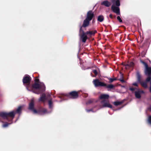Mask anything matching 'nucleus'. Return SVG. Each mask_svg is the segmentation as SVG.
<instances>
[{
  "label": "nucleus",
  "mask_w": 151,
  "mask_h": 151,
  "mask_svg": "<svg viewBox=\"0 0 151 151\" xmlns=\"http://www.w3.org/2000/svg\"><path fill=\"white\" fill-rule=\"evenodd\" d=\"M106 86H104V87H106L108 88L111 89L113 88L114 87V86L112 84L107 85V84L106 83Z\"/></svg>",
  "instance_id": "obj_21"
},
{
  "label": "nucleus",
  "mask_w": 151,
  "mask_h": 151,
  "mask_svg": "<svg viewBox=\"0 0 151 151\" xmlns=\"http://www.w3.org/2000/svg\"><path fill=\"white\" fill-rule=\"evenodd\" d=\"M147 109L148 110L151 111V106H150Z\"/></svg>",
  "instance_id": "obj_39"
},
{
  "label": "nucleus",
  "mask_w": 151,
  "mask_h": 151,
  "mask_svg": "<svg viewBox=\"0 0 151 151\" xmlns=\"http://www.w3.org/2000/svg\"><path fill=\"white\" fill-rule=\"evenodd\" d=\"M94 22V19H93V22Z\"/></svg>",
  "instance_id": "obj_43"
},
{
  "label": "nucleus",
  "mask_w": 151,
  "mask_h": 151,
  "mask_svg": "<svg viewBox=\"0 0 151 151\" xmlns=\"http://www.w3.org/2000/svg\"><path fill=\"white\" fill-rule=\"evenodd\" d=\"M109 17H110L111 18V19H112L113 18V15L112 14H110V15H109Z\"/></svg>",
  "instance_id": "obj_41"
},
{
  "label": "nucleus",
  "mask_w": 151,
  "mask_h": 151,
  "mask_svg": "<svg viewBox=\"0 0 151 151\" xmlns=\"http://www.w3.org/2000/svg\"><path fill=\"white\" fill-rule=\"evenodd\" d=\"M148 123L151 124V116H150L148 117Z\"/></svg>",
  "instance_id": "obj_32"
},
{
  "label": "nucleus",
  "mask_w": 151,
  "mask_h": 151,
  "mask_svg": "<svg viewBox=\"0 0 151 151\" xmlns=\"http://www.w3.org/2000/svg\"><path fill=\"white\" fill-rule=\"evenodd\" d=\"M140 61L145 66V68L144 70L145 74L147 77L145 81H141V75L139 72L137 71L136 73L137 80L142 87L146 88L148 87L147 83L148 82L150 83L151 81V67H149L147 64L143 60H140Z\"/></svg>",
  "instance_id": "obj_1"
},
{
  "label": "nucleus",
  "mask_w": 151,
  "mask_h": 151,
  "mask_svg": "<svg viewBox=\"0 0 151 151\" xmlns=\"http://www.w3.org/2000/svg\"><path fill=\"white\" fill-rule=\"evenodd\" d=\"M136 88H135L130 87L129 88V89L131 91L132 93H134V91L136 89Z\"/></svg>",
  "instance_id": "obj_29"
},
{
  "label": "nucleus",
  "mask_w": 151,
  "mask_h": 151,
  "mask_svg": "<svg viewBox=\"0 0 151 151\" xmlns=\"http://www.w3.org/2000/svg\"><path fill=\"white\" fill-rule=\"evenodd\" d=\"M83 27H82V26H80L79 29V35H81V34H83L85 33V32H84L83 30L82 29Z\"/></svg>",
  "instance_id": "obj_25"
},
{
  "label": "nucleus",
  "mask_w": 151,
  "mask_h": 151,
  "mask_svg": "<svg viewBox=\"0 0 151 151\" xmlns=\"http://www.w3.org/2000/svg\"><path fill=\"white\" fill-rule=\"evenodd\" d=\"M86 111L87 112H89L90 111H92V109H86Z\"/></svg>",
  "instance_id": "obj_40"
},
{
  "label": "nucleus",
  "mask_w": 151,
  "mask_h": 151,
  "mask_svg": "<svg viewBox=\"0 0 151 151\" xmlns=\"http://www.w3.org/2000/svg\"><path fill=\"white\" fill-rule=\"evenodd\" d=\"M134 65V63L132 62H130V63L128 64H127L126 66H128L129 67H133Z\"/></svg>",
  "instance_id": "obj_28"
},
{
  "label": "nucleus",
  "mask_w": 151,
  "mask_h": 151,
  "mask_svg": "<svg viewBox=\"0 0 151 151\" xmlns=\"http://www.w3.org/2000/svg\"><path fill=\"white\" fill-rule=\"evenodd\" d=\"M101 103L103 104V107H108L110 108H112V106L108 103L107 101L105 100H103L101 101Z\"/></svg>",
  "instance_id": "obj_10"
},
{
  "label": "nucleus",
  "mask_w": 151,
  "mask_h": 151,
  "mask_svg": "<svg viewBox=\"0 0 151 151\" xmlns=\"http://www.w3.org/2000/svg\"><path fill=\"white\" fill-rule=\"evenodd\" d=\"M31 79V78L29 76L26 75L23 77L22 80L23 84L24 85H26V88L28 91L30 90L29 87L30 86V83Z\"/></svg>",
  "instance_id": "obj_4"
},
{
  "label": "nucleus",
  "mask_w": 151,
  "mask_h": 151,
  "mask_svg": "<svg viewBox=\"0 0 151 151\" xmlns=\"http://www.w3.org/2000/svg\"><path fill=\"white\" fill-rule=\"evenodd\" d=\"M94 22V19H93V22Z\"/></svg>",
  "instance_id": "obj_44"
},
{
  "label": "nucleus",
  "mask_w": 151,
  "mask_h": 151,
  "mask_svg": "<svg viewBox=\"0 0 151 151\" xmlns=\"http://www.w3.org/2000/svg\"><path fill=\"white\" fill-rule=\"evenodd\" d=\"M117 19L120 22H122V19H121V18L119 16H117Z\"/></svg>",
  "instance_id": "obj_31"
},
{
  "label": "nucleus",
  "mask_w": 151,
  "mask_h": 151,
  "mask_svg": "<svg viewBox=\"0 0 151 151\" xmlns=\"http://www.w3.org/2000/svg\"><path fill=\"white\" fill-rule=\"evenodd\" d=\"M149 91L151 93V81L150 82V87L149 88ZM150 99L151 100V96L150 97Z\"/></svg>",
  "instance_id": "obj_36"
},
{
  "label": "nucleus",
  "mask_w": 151,
  "mask_h": 151,
  "mask_svg": "<svg viewBox=\"0 0 151 151\" xmlns=\"http://www.w3.org/2000/svg\"><path fill=\"white\" fill-rule=\"evenodd\" d=\"M15 114V113L14 111H12L9 113L3 112H0V116L3 119L9 121H11L14 118Z\"/></svg>",
  "instance_id": "obj_3"
},
{
  "label": "nucleus",
  "mask_w": 151,
  "mask_h": 151,
  "mask_svg": "<svg viewBox=\"0 0 151 151\" xmlns=\"http://www.w3.org/2000/svg\"><path fill=\"white\" fill-rule=\"evenodd\" d=\"M120 81L122 82H125L124 80L123 79L120 80Z\"/></svg>",
  "instance_id": "obj_42"
},
{
  "label": "nucleus",
  "mask_w": 151,
  "mask_h": 151,
  "mask_svg": "<svg viewBox=\"0 0 151 151\" xmlns=\"http://www.w3.org/2000/svg\"><path fill=\"white\" fill-rule=\"evenodd\" d=\"M104 17L102 15H99L98 17L97 20L100 22H102L104 21Z\"/></svg>",
  "instance_id": "obj_20"
},
{
  "label": "nucleus",
  "mask_w": 151,
  "mask_h": 151,
  "mask_svg": "<svg viewBox=\"0 0 151 151\" xmlns=\"http://www.w3.org/2000/svg\"><path fill=\"white\" fill-rule=\"evenodd\" d=\"M66 96L70 98L76 99L78 97V93L76 91H73L67 93Z\"/></svg>",
  "instance_id": "obj_5"
},
{
  "label": "nucleus",
  "mask_w": 151,
  "mask_h": 151,
  "mask_svg": "<svg viewBox=\"0 0 151 151\" xmlns=\"http://www.w3.org/2000/svg\"><path fill=\"white\" fill-rule=\"evenodd\" d=\"M37 111V112L36 114H43L47 113V109L44 108L40 109L39 110Z\"/></svg>",
  "instance_id": "obj_12"
},
{
  "label": "nucleus",
  "mask_w": 151,
  "mask_h": 151,
  "mask_svg": "<svg viewBox=\"0 0 151 151\" xmlns=\"http://www.w3.org/2000/svg\"><path fill=\"white\" fill-rule=\"evenodd\" d=\"M9 123L6 122L3 125V126L4 127H6L8 126L9 125Z\"/></svg>",
  "instance_id": "obj_30"
},
{
  "label": "nucleus",
  "mask_w": 151,
  "mask_h": 151,
  "mask_svg": "<svg viewBox=\"0 0 151 151\" xmlns=\"http://www.w3.org/2000/svg\"><path fill=\"white\" fill-rule=\"evenodd\" d=\"M109 83H111L112 82H113L114 81H116V78H110L109 79Z\"/></svg>",
  "instance_id": "obj_26"
},
{
  "label": "nucleus",
  "mask_w": 151,
  "mask_h": 151,
  "mask_svg": "<svg viewBox=\"0 0 151 151\" xmlns=\"http://www.w3.org/2000/svg\"><path fill=\"white\" fill-rule=\"evenodd\" d=\"M94 17L93 12L92 10H90L87 12L86 19L91 21Z\"/></svg>",
  "instance_id": "obj_8"
},
{
  "label": "nucleus",
  "mask_w": 151,
  "mask_h": 151,
  "mask_svg": "<svg viewBox=\"0 0 151 151\" xmlns=\"http://www.w3.org/2000/svg\"><path fill=\"white\" fill-rule=\"evenodd\" d=\"M90 21L86 18L83 21V24L81 26L82 27H86L88 26L90 24Z\"/></svg>",
  "instance_id": "obj_13"
},
{
  "label": "nucleus",
  "mask_w": 151,
  "mask_h": 151,
  "mask_svg": "<svg viewBox=\"0 0 151 151\" xmlns=\"http://www.w3.org/2000/svg\"><path fill=\"white\" fill-rule=\"evenodd\" d=\"M93 101L91 100H88L86 103L87 104H90L92 103Z\"/></svg>",
  "instance_id": "obj_35"
},
{
  "label": "nucleus",
  "mask_w": 151,
  "mask_h": 151,
  "mask_svg": "<svg viewBox=\"0 0 151 151\" xmlns=\"http://www.w3.org/2000/svg\"><path fill=\"white\" fill-rule=\"evenodd\" d=\"M22 107L21 106H19L16 109V112L18 114H20L21 112Z\"/></svg>",
  "instance_id": "obj_24"
},
{
  "label": "nucleus",
  "mask_w": 151,
  "mask_h": 151,
  "mask_svg": "<svg viewBox=\"0 0 151 151\" xmlns=\"http://www.w3.org/2000/svg\"><path fill=\"white\" fill-rule=\"evenodd\" d=\"M135 97L136 98L140 99L141 97V94L138 91H135L134 92Z\"/></svg>",
  "instance_id": "obj_19"
},
{
  "label": "nucleus",
  "mask_w": 151,
  "mask_h": 151,
  "mask_svg": "<svg viewBox=\"0 0 151 151\" xmlns=\"http://www.w3.org/2000/svg\"><path fill=\"white\" fill-rule=\"evenodd\" d=\"M146 52L145 51H143L141 53V55L142 57H143L145 56V55Z\"/></svg>",
  "instance_id": "obj_33"
},
{
  "label": "nucleus",
  "mask_w": 151,
  "mask_h": 151,
  "mask_svg": "<svg viewBox=\"0 0 151 151\" xmlns=\"http://www.w3.org/2000/svg\"><path fill=\"white\" fill-rule=\"evenodd\" d=\"M45 100V93H43L41 95L39 99V101L44 102Z\"/></svg>",
  "instance_id": "obj_18"
},
{
  "label": "nucleus",
  "mask_w": 151,
  "mask_h": 151,
  "mask_svg": "<svg viewBox=\"0 0 151 151\" xmlns=\"http://www.w3.org/2000/svg\"><path fill=\"white\" fill-rule=\"evenodd\" d=\"M123 103L122 101H115L114 102L113 104L115 106H118L122 104Z\"/></svg>",
  "instance_id": "obj_23"
},
{
  "label": "nucleus",
  "mask_w": 151,
  "mask_h": 151,
  "mask_svg": "<svg viewBox=\"0 0 151 151\" xmlns=\"http://www.w3.org/2000/svg\"><path fill=\"white\" fill-rule=\"evenodd\" d=\"M101 4L102 5H104L107 7H109L111 6V3L107 0H105L102 2L101 3Z\"/></svg>",
  "instance_id": "obj_14"
},
{
  "label": "nucleus",
  "mask_w": 151,
  "mask_h": 151,
  "mask_svg": "<svg viewBox=\"0 0 151 151\" xmlns=\"http://www.w3.org/2000/svg\"><path fill=\"white\" fill-rule=\"evenodd\" d=\"M35 83H41L40 82L39 79L38 78H36L35 79Z\"/></svg>",
  "instance_id": "obj_34"
},
{
  "label": "nucleus",
  "mask_w": 151,
  "mask_h": 151,
  "mask_svg": "<svg viewBox=\"0 0 151 151\" xmlns=\"http://www.w3.org/2000/svg\"><path fill=\"white\" fill-rule=\"evenodd\" d=\"M132 85H134V86H138L137 84L136 83H133L132 84Z\"/></svg>",
  "instance_id": "obj_38"
},
{
  "label": "nucleus",
  "mask_w": 151,
  "mask_h": 151,
  "mask_svg": "<svg viewBox=\"0 0 151 151\" xmlns=\"http://www.w3.org/2000/svg\"><path fill=\"white\" fill-rule=\"evenodd\" d=\"M93 73L94 74L95 76H93L92 73H91V75L93 77H96L98 74V73L96 70H93L92 71Z\"/></svg>",
  "instance_id": "obj_22"
},
{
  "label": "nucleus",
  "mask_w": 151,
  "mask_h": 151,
  "mask_svg": "<svg viewBox=\"0 0 151 151\" xmlns=\"http://www.w3.org/2000/svg\"><path fill=\"white\" fill-rule=\"evenodd\" d=\"M48 103L49 108L50 109H52L53 106V102L52 101V98H50L48 101Z\"/></svg>",
  "instance_id": "obj_16"
},
{
  "label": "nucleus",
  "mask_w": 151,
  "mask_h": 151,
  "mask_svg": "<svg viewBox=\"0 0 151 151\" xmlns=\"http://www.w3.org/2000/svg\"><path fill=\"white\" fill-rule=\"evenodd\" d=\"M80 38L81 40L84 43H85L86 40L88 39L87 35H86V32L85 33L83 34H81L79 35Z\"/></svg>",
  "instance_id": "obj_11"
},
{
  "label": "nucleus",
  "mask_w": 151,
  "mask_h": 151,
  "mask_svg": "<svg viewBox=\"0 0 151 151\" xmlns=\"http://www.w3.org/2000/svg\"><path fill=\"white\" fill-rule=\"evenodd\" d=\"M116 5L117 6H119L120 5L119 0H116L115 2Z\"/></svg>",
  "instance_id": "obj_27"
},
{
  "label": "nucleus",
  "mask_w": 151,
  "mask_h": 151,
  "mask_svg": "<svg viewBox=\"0 0 151 151\" xmlns=\"http://www.w3.org/2000/svg\"><path fill=\"white\" fill-rule=\"evenodd\" d=\"M109 98V96L107 94H102L100 95L99 98L100 99H108Z\"/></svg>",
  "instance_id": "obj_15"
},
{
  "label": "nucleus",
  "mask_w": 151,
  "mask_h": 151,
  "mask_svg": "<svg viewBox=\"0 0 151 151\" xmlns=\"http://www.w3.org/2000/svg\"><path fill=\"white\" fill-rule=\"evenodd\" d=\"M138 91H139V93H140V94H143V93H144V91L142 90H138Z\"/></svg>",
  "instance_id": "obj_37"
},
{
  "label": "nucleus",
  "mask_w": 151,
  "mask_h": 151,
  "mask_svg": "<svg viewBox=\"0 0 151 151\" xmlns=\"http://www.w3.org/2000/svg\"><path fill=\"white\" fill-rule=\"evenodd\" d=\"M45 86L43 83H35L32 86L30 85L29 87V91H32L33 93L37 94H39L41 92L45 90Z\"/></svg>",
  "instance_id": "obj_2"
},
{
  "label": "nucleus",
  "mask_w": 151,
  "mask_h": 151,
  "mask_svg": "<svg viewBox=\"0 0 151 151\" xmlns=\"http://www.w3.org/2000/svg\"><path fill=\"white\" fill-rule=\"evenodd\" d=\"M34 101L33 99L31 100L29 104L28 109L32 111L34 114H36L37 111L34 109Z\"/></svg>",
  "instance_id": "obj_6"
},
{
  "label": "nucleus",
  "mask_w": 151,
  "mask_h": 151,
  "mask_svg": "<svg viewBox=\"0 0 151 151\" xmlns=\"http://www.w3.org/2000/svg\"><path fill=\"white\" fill-rule=\"evenodd\" d=\"M93 83L96 87L99 86H106V83L100 81L98 79H96L93 80Z\"/></svg>",
  "instance_id": "obj_7"
},
{
  "label": "nucleus",
  "mask_w": 151,
  "mask_h": 151,
  "mask_svg": "<svg viewBox=\"0 0 151 151\" xmlns=\"http://www.w3.org/2000/svg\"><path fill=\"white\" fill-rule=\"evenodd\" d=\"M97 32V31L96 30H95L92 31H87L86 32V35H94Z\"/></svg>",
  "instance_id": "obj_17"
},
{
  "label": "nucleus",
  "mask_w": 151,
  "mask_h": 151,
  "mask_svg": "<svg viewBox=\"0 0 151 151\" xmlns=\"http://www.w3.org/2000/svg\"><path fill=\"white\" fill-rule=\"evenodd\" d=\"M111 9L114 13H116L117 15H120V9L119 7L113 5L111 6Z\"/></svg>",
  "instance_id": "obj_9"
}]
</instances>
